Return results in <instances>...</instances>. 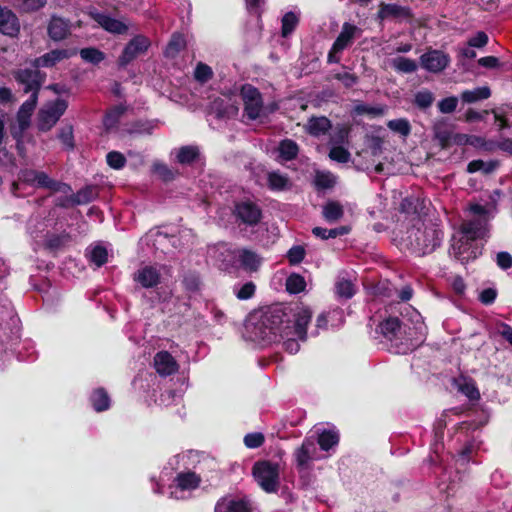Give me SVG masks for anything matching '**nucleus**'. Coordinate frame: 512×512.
Returning a JSON list of instances; mask_svg holds the SVG:
<instances>
[{
  "mask_svg": "<svg viewBox=\"0 0 512 512\" xmlns=\"http://www.w3.org/2000/svg\"><path fill=\"white\" fill-rule=\"evenodd\" d=\"M198 156V149L195 146L181 147L177 152V160L181 164H189Z\"/></svg>",
  "mask_w": 512,
  "mask_h": 512,
  "instance_id": "obj_44",
  "label": "nucleus"
},
{
  "mask_svg": "<svg viewBox=\"0 0 512 512\" xmlns=\"http://www.w3.org/2000/svg\"><path fill=\"white\" fill-rule=\"evenodd\" d=\"M491 95L488 86L477 87L472 90H465L461 93V100L464 103L472 104L481 100L488 99Z\"/></svg>",
  "mask_w": 512,
  "mask_h": 512,
  "instance_id": "obj_26",
  "label": "nucleus"
},
{
  "mask_svg": "<svg viewBox=\"0 0 512 512\" xmlns=\"http://www.w3.org/2000/svg\"><path fill=\"white\" fill-rule=\"evenodd\" d=\"M391 64L395 70L403 73H412L417 70L415 60L402 56L392 59Z\"/></svg>",
  "mask_w": 512,
  "mask_h": 512,
  "instance_id": "obj_37",
  "label": "nucleus"
},
{
  "mask_svg": "<svg viewBox=\"0 0 512 512\" xmlns=\"http://www.w3.org/2000/svg\"><path fill=\"white\" fill-rule=\"evenodd\" d=\"M488 43V36L485 32L479 31L468 40V46L472 48H482Z\"/></svg>",
  "mask_w": 512,
  "mask_h": 512,
  "instance_id": "obj_61",
  "label": "nucleus"
},
{
  "mask_svg": "<svg viewBox=\"0 0 512 512\" xmlns=\"http://www.w3.org/2000/svg\"><path fill=\"white\" fill-rule=\"evenodd\" d=\"M256 290V286L253 282H246L239 288H234V293L239 300L250 299Z\"/></svg>",
  "mask_w": 512,
  "mask_h": 512,
  "instance_id": "obj_53",
  "label": "nucleus"
},
{
  "mask_svg": "<svg viewBox=\"0 0 512 512\" xmlns=\"http://www.w3.org/2000/svg\"><path fill=\"white\" fill-rule=\"evenodd\" d=\"M497 264L502 269H509L512 267V256L508 252H500L496 257Z\"/></svg>",
  "mask_w": 512,
  "mask_h": 512,
  "instance_id": "obj_63",
  "label": "nucleus"
},
{
  "mask_svg": "<svg viewBox=\"0 0 512 512\" xmlns=\"http://www.w3.org/2000/svg\"><path fill=\"white\" fill-rule=\"evenodd\" d=\"M67 107V101L62 98H57L44 103L37 113V129L40 132L50 131L65 113Z\"/></svg>",
  "mask_w": 512,
  "mask_h": 512,
  "instance_id": "obj_5",
  "label": "nucleus"
},
{
  "mask_svg": "<svg viewBox=\"0 0 512 512\" xmlns=\"http://www.w3.org/2000/svg\"><path fill=\"white\" fill-rule=\"evenodd\" d=\"M234 215L246 225H256L261 219L260 208L250 200L237 202L234 207Z\"/></svg>",
  "mask_w": 512,
  "mask_h": 512,
  "instance_id": "obj_12",
  "label": "nucleus"
},
{
  "mask_svg": "<svg viewBox=\"0 0 512 512\" xmlns=\"http://www.w3.org/2000/svg\"><path fill=\"white\" fill-rule=\"evenodd\" d=\"M343 215V209L337 202H329L323 208V216L329 222L340 219Z\"/></svg>",
  "mask_w": 512,
  "mask_h": 512,
  "instance_id": "obj_42",
  "label": "nucleus"
},
{
  "mask_svg": "<svg viewBox=\"0 0 512 512\" xmlns=\"http://www.w3.org/2000/svg\"><path fill=\"white\" fill-rule=\"evenodd\" d=\"M220 102H221L220 100L214 101V108L216 109L218 116L231 117V116H235L238 113L237 106L231 104V105H227L224 108H221Z\"/></svg>",
  "mask_w": 512,
  "mask_h": 512,
  "instance_id": "obj_60",
  "label": "nucleus"
},
{
  "mask_svg": "<svg viewBox=\"0 0 512 512\" xmlns=\"http://www.w3.org/2000/svg\"><path fill=\"white\" fill-rule=\"evenodd\" d=\"M360 34V29L350 23H344L342 30L333 43L334 51H342L348 47L352 40Z\"/></svg>",
  "mask_w": 512,
  "mask_h": 512,
  "instance_id": "obj_22",
  "label": "nucleus"
},
{
  "mask_svg": "<svg viewBox=\"0 0 512 512\" xmlns=\"http://www.w3.org/2000/svg\"><path fill=\"white\" fill-rule=\"evenodd\" d=\"M233 258L246 272H256L260 268L263 258L255 251L249 249H237L232 252Z\"/></svg>",
  "mask_w": 512,
  "mask_h": 512,
  "instance_id": "obj_14",
  "label": "nucleus"
},
{
  "mask_svg": "<svg viewBox=\"0 0 512 512\" xmlns=\"http://www.w3.org/2000/svg\"><path fill=\"white\" fill-rule=\"evenodd\" d=\"M305 256V250L302 246H293L287 253V258L292 265L300 263Z\"/></svg>",
  "mask_w": 512,
  "mask_h": 512,
  "instance_id": "obj_59",
  "label": "nucleus"
},
{
  "mask_svg": "<svg viewBox=\"0 0 512 512\" xmlns=\"http://www.w3.org/2000/svg\"><path fill=\"white\" fill-rule=\"evenodd\" d=\"M244 107V116L256 120L264 115L263 98L260 91L251 84H244L240 89Z\"/></svg>",
  "mask_w": 512,
  "mask_h": 512,
  "instance_id": "obj_8",
  "label": "nucleus"
},
{
  "mask_svg": "<svg viewBox=\"0 0 512 512\" xmlns=\"http://www.w3.org/2000/svg\"><path fill=\"white\" fill-rule=\"evenodd\" d=\"M410 13L406 7L397 5V4H385L381 3L379 7V11L377 13V18L380 21L384 20H393V19H402L409 17Z\"/></svg>",
  "mask_w": 512,
  "mask_h": 512,
  "instance_id": "obj_23",
  "label": "nucleus"
},
{
  "mask_svg": "<svg viewBox=\"0 0 512 512\" xmlns=\"http://www.w3.org/2000/svg\"><path fill=\"white\" fill-rule=\"evenodd\" d=\"M339 435L337 431L333 429H324L321 432H318V437L316 443L319 444L320 449L322 451H328L334 446L338 444Z\"/></svg>",
  "mask_w": 512,
  "mask_h": 512,
  "instance_id": "obj_27",
  "label": "nucleus"
},
{
  "mask_svg": "<svg viewBox=\"0 0 512 512\" xmlns=\"http://www.w3.org/2000/svg\"><path fill=\"white\" fill-rule=\"evenodd\" d=\"M252 474L256 483L266 493H276L280 486V466L271 461L254 463Z\"/></svg>",
  "mask_w": 512,
  "mask_h": 512,
  "instance_id": "obj_4",
  "label": "nucleus"
},
{
  "mask_svg": "<svg viewBox=\"0 0 512 512\" xmlns=\"http://www.w3.org/2000/svg\"><path fill=\"white\" fill-rule=\"evenodd\" d=\"M293 456L296 467L300 473L310 471L314 461L321 460L326 457L320 453L317 448L316 440L312 437L305 438L302 444L295 449Z\"/></svg>",
  "mask_w": 512,
  "mask_h": 512,
  "instance_id": "obj_6",
  "label": "nucleus"
},
{
  "mask_svg": "<svg viewBox=\"0 0 512 512\" xmlns=\"http://www.w3.org/2000/svg\"><path fill=\"white\" fill-rule=\"evenodd\" d=\"M434 101V95L428 90H421L415 95V104L419 108H428Z\"/></svg>",
  "mask_w": 512,
  "mask_h": 512,
  "instance_id": "obj_54",
  "label": "nucleus"
},
{
  "mask_svg": "<svg viewBox=\"0 0 512 512\" xmlns=\"http://www.w3.org/2000/svg\"><path fill=\"white\" fill-rule=\"evenodd\" d=\"M349 132L350 127L347 125L336 126L332 134L330 135L329 144L331 146L344 145L348 141Z\"/></svg>",
  "mask_w": 512,
  "mask_h": 512,
  "instance_id": "obj_35",
  "label": "nucleus"
},
{
  "mask_svg": "<svg viewBox=\"0 0 512 512\" xmlns=\"http://www.w3.org/2000/svg\"><path fill=\"white\" fill-rule=\"evenodd\" d=\"M356 277L349 272H341L335 281V293L338 298L350 299L356 292Z\"/></svg>",
  "mask_w": 512,
  "mask_h": 512,
  "instance_id": "obj_17",
  "label": "nucleus"
},
{
  "mask_svg": "<svg viewBox=\"0 0 512 512\" xmlns=\"http://www.w3.org/2000/svg\"><path fill=\"white\" fill-rule=\"evenodd\" d=\"M458 104V98L455 96L447 97L439 101L438 108L441 113L448 114L455 111Z\"/></svg>",
  "mask_w": 512,
  "mask_h": 512,
  "instance_id": "obj_58",
  "label": "nucleus"
},
{
  "mask_svg": "<svg viewBox=\"0 0 512 512\" xmlns=\"http://www.w3.org/2000/svg\"><path fill=\"white\" fill-rule=\"evenodd\" d=\"M71 30V24L68 20L61 17L52 16L48 24V35L54 41L65 39Z\"/></svg>",
  "mask_w": 512,
  "mask_h": 512,
  "instance_id": "obj_21",
  "label": "nucleus"
},
{
  "mask_svg": "<svg viewBox=\"0 0 512 512\" xmlns=\"http://www.w3.org/2000/svg\"><path fill=\"white\" fill-rule=\"evenodd\" d=\"M35 185L39 186V187L49 188L51 190H60L61 187H65V188L67 187L65 184H61L56 181H53L44 172H38V174L36 176Z\"/></svg>",
  "mask_w": 512,
  "mask_h": 512,
  "instance_id": "obj_47",
  "label": "nucleus"
},
{
  "mask_svg": "<svg viewBox=\"0 0 512 512\" xmlns=\"http://www.w3.org/2000/svg\"><path fill=\"white\" fill-rule=\"evenodd\" d=\"M108 165L113 169H121L125 165V157L117 152V151H111L106 156Z\"/></svg>",
  "mask_w": 512,
  "mask_h": 512,
  "instance_id": "obj_57",
  "label": "nucleus"
},
{
  "mask_svg": "<svg viewBox=\"0 0 512 512\" xmlns=\"http://www.w3.org/2000/svg\"><path fill=\"white\" fill-rule=\"evenodd\" d=\"M215 512H253V506L246 498L230 496L217 502Z\"/></svg>",
  "mask_w": 512,
  "mask_h": 512,
  "instance_id": "obj_16",
  "label": "nucleus"
},
{
  "mask_svg": "<svg viewBox=\"0 0 512 512\" xmlns=\"http://www.w3.org/2000/svg\"><path fill=\"white\" fill-rule=\"evenodd\" d=\"M91 403L95 411L102 412L110 407V399L103 389L95 390L91 395Z\"/></svg>",
  "mask_w": 512,
  "mask_h": 512,
  "instance_id": "obj_30",
  "label": "nucleus"
},
{
  "mask_svg": "<svg viewBox=\"0 0 512 512\" xmlns=\"http://www.w3.org/2000/svg\"><path fill=\"white\" fill-rule=\"evenodd\" d=\"M213 76L211 67L204 63H198L194 70V77L197 81L205 83L210 80Z\"/></svg>",
  "mask_w": 512,
  "mask_h": 512,
  "instance_id": "obj_52",
  "label": "nucleus"
},
{
  "mask_svg": "<svg viewBox=\"0 0 512 512\" xmlns=\"http://www.w3.org/2000/svg\"><path fill=\"white\" fill-rule=\"evenodd\" d=\"M335 78L341 81L345 87H351L357 83V77L348 72L338 73Z\"/></svg>",
  "mask_w": 512,
  "mask_h": 512,
  "instance_id": "obj_64",
  "label": "nucleus"
},
{
  "mask_svg": "<svg viewBox=\"0 0 512 512\" xmlns=\"http://www.w3.org/2000/svg\"><path fill=\"white\" fill-rule=\"evenodd\" d=\"M325 314L330 323L329 328H338L344 322V311L342 309L336 308L328 312H325Z\"/></svg>",
  "mask_w": 512,
  "mask_h": 512,
  "instance_id": "obj_55",
  "label": "nucleus"
},
{
  "mask_svg": "<svg viewBox=\"0 0 512 512\" xmlns=\"http://www.w3.org/2000/svg\"><path fill=\"white\" fill-rule=\"evenodd\" d=\"M16 80L24 86L26 93L36 94L38 97V91L42 84V78L40 73L36 69H23L19 70L15 74Z\"/></svg>",
  "mask_w": 512,
  "mask_h": 512,
  "instance_id": "obj_15",
  "label": "nucleus"
},
{
  "mask_svg": "<svg viewBox=\"0 0 512 512\" xmlns=\"http://www.w3.org/2000/svg\"><path fill=\"white\" fill-rule=\"evenodd\" d=\"M314 184L319 190L330 189L336 184V177L328 171H317Z\"/></svg>",
  "mask_w": 512,
  "mask_h": 512,
  "instance_id": "obj_31",
  "label": "nucleus"
},
{
  "mask_svg": "<svg viewBox=\"0 0 512 512\" xmlns=\"http://www.w3.org/2000/svg\"><path fill=\"white\" fill-rule=\"evenodd\" d=\"M176 489L180 491L191 490L198 487L200 478L193 472L180 473L176 479Z\"/></svg>",
  "mask_w": 512,
  "mask_h": 512,
  "instance_id": "obj_28",
  "label": "nucleus"
},
{
  "mask_svg": "<svg viewBox=\"0 0 512 512\" xmlns=\"http://www.w3.org/2000/svg\"><path fill=\"white\" fill-rule=\"evenodd\" d=\"M20 25L16 15L7 8L0 7V32L8 36H16Z\"/></svg>",
  "mask_w": 512,
  "mask_h": 512,
  "instance_id": "obj_20",
  "label": "nucleus"
},
{
  "mask_svg": "<svg viewBox=\"0 0 512 512\" xmlns=\"http://www.w3.org/2000/svg\"><path fill=\"white\" fill-rule=\"evenodd\" d=\"M90 16L109 33L125 34L129 29V25L125 22L112 18L106 14L91 11Z\"/></svg>",
  "mask_w": 512,
  "mask_h": 512,
  "instance_id": "obj_18",
  "label": "nucleus"
},
{
  "mask_svg": "<svg viewBox=\"0 0 512 512\" xmlns=\"http://www.w3.org/2000/svg\"><path fill=\"white\" fill-rule=\"evenodd\" d=\"M410 321L413 327L401 323L397 317H387L378 326L380 333L395 344L399 354L412 351L424 340L426 327L416 310H411Z\"/></svg>",
  "mask_w": 512,
  "mask_h": 512,
  "instance_id": "obj_3",
  "label": "nucleus"
},
{
  "mask_svg": "<svg viewBox=\"0 0 512 512\" xmlns=\"http://www.w3.org/2000/svg\"><path fill=\"white\" fill-rule=\"evenodd\" d=\"M449 63V55L441 50H429L420 57L422 68L431 73L442 72Z\"/></svg>",
  "mask_w": 512,
  "mask_h": 512,
  "instance_id": "obj_11",
  "label": "nucleus"
},
{
  "mask_svg": "<svg viewBox=\"0 0 512 512\" xmlns=\"http://www.w3.org/2000/svg\"><path fill=\"white\" fill-rule=\"evenodd\" d=\"M77 49H54L34 60V66L36 68L44 67L49 68L55 66L57 63L69 59L70 57L77 54Z\"/></svg>",
  "mask_w": 512,
  "mask_h": 512,
  "instance_id": "obj_13",
  "label": "nucleus"
},
{
  "mask_svg": "<svg viewBox=\"0 0 512 512\" xmlns=\"http://www.w3.org/2000/svg\"><path fill=\"white\" fill-rule=\"evenodd\" d=\"M312 310L305 305H273L251 314L245 329L252 341L282 342L290 354L299 351L305 341Z\"/></svg>",
  "mask_w": 512,
  "mask_h": 512,
  "instance_id": "obj_1",
  "label": "nucleus"
},
{
  "mask_svg": "<svg viewBox=\"0 0 512 512\" xmlns=\"http://www.w3.org/2000/svg\"><path fill=\"white\" fill-rule=\"evenodd\" d=\"M329 157L333 161L347 163L350 160L351 154L343 145H334L331 146Z\"/></svg>",
  "mask_w": 512,
  "mask_h": 512,
  "instance_id": "obj_46",
  "label": "nucleus"
},
{
  "mask_svg": "<svg viewBox=\"0 0 512 512\" xmlns=\"http://www.w3.org/2000/svg\"><path fill=\"white\" fill-rule=\"evenodd\" d=\"M264 443V435L260 432L249 433L244 437V444L247 448L255 449Z\"/></svg>",
  "mask_w": 512,
  "mask_h": 512,
  "instance_id": "obj_56",
  "label": "nucleus"
},
{
  "mask_svg": "<svg viewBox=\"0 0 512 512\" xmlns=\"http://www.w3.org/2000/svg\"><path fill=\"white\" fill-rule=\"evenodd\" d=\"M47 0H15V5L25 12L36 11L46 4Z\"/></svg>",
  "mask_w": 512,
  "mask_h": 512,
  "instance_id": "obj_50",
  "label": "nucleus"
},
{
  "mask_svg": "<svg viewBox=\"0 0 512 512\" xmlns=\"http://www.w3.org/2000/svg\"><path fill=\"white\" fill-rule=\"evenodd\" d=\"M98 195L97 188L95 186H87L79 190L73 197L72 203L81 205L87 204L94 200Z\"/></svg>",
  "mask_w": 512,
  "mask_h": 512,
  "instance_id": "obj_32",
  "label": "nucleus"
},
{
  "mask_svg": "<svg viewBox=\"0 0 512 512\" xmlns=\"http://www.w3.org/2000/svg\"><path fill=\"white\" fill-rule=\"evenodd\" d=\"M124 112V107L119 105L112 108L104 118V126L107 130L112 129L119 121L120 116Z\"/></svg>",
  "mask_w": 512,
  "mask_h": 512,
  "instance_id": "obj_48",
  "label": "nucleus"
},
{
  "mask_svg": "<svg viewBox=\"0 0 512 512\" xmlns=\"http://www.w3.org/2000/svg\"><path fill=\"white\" fill-rule=\"evenodd\" d=\"M37 101V96L34 93L20 106L16 115V124L10 127L11 135L17 141L22 139L24 132L30 126L31 116L37 105Z\"/></svg>",
  "mask_w": 512,
  "mask_h": 512,
  "instance_id": "obj_9",
  "label": "nucleus"
},
{
  "mask_svg": "<svg viewBox=\"0 0 512 512\" xmlns=\"http://www.w3.org/2000/svg\"><path fill=\"white\" fill-rule=\"evenodd\" d=\"M299 15L293 11L287 12L282 18V36L287 37L296 28Z\"/></svg>",
  "mask_w": 512,
  "mask_h": 512,
  "instance_id": "obj_41",
  "label": "nucleus"
},
{
  "mask_svg": "<svg viewBox=\"0 0 512 512\" xmlns=\"http://www.w3.org/2000/svg\"><path fill=\"white\" fill-rule=\"evenodd\" d=\"M134 280L144 288H152L160 282V274L155 267L145 266L135 273Z\"/></svg>",
  "mask_w": 512,
  "mask_h": 512,
  "instance_id": "obj_24",
  "label": "nucleus"
},
{
  "mask_svg": "<svg viewBox=\"0 0 512 512\" xmlns=\"http://www.w3.org/2000/svg\"><path fill=\"white\" fill-rule=\"evenodd\" d=\"M151 42L149 38L144 35H136L124 47L121 55L118 58L120 67L127 66L130 62L138 56L144 54L150 47Z\"/></svg>",
  "mask_w": 512,
  "mask_h": 512,
  "instance_id": "obj_10",
  "label": "nucleus"
},
{
  "mask_svg": "<svg viewBox=\"0 0 512 512\" xmlns=\"http://www.w3.org/2000/svg\"><path fill=\"white\" fill-rule=\"evenodd\" d=\"M313 234L321 239H330L336 238L339 235H344L348 233V230L345 227L334 228V229H326L321 227H315L312 230Z\"/></svg>",
  "mask_w": 512,
  "mask_h": 512,
  "instance_id": "obj_45",
  "label": "nucleus"
},
{
  "mask_svg": "<svg viewBox=\"0 0 512 512\" xmlns=\"http://www.w3.org/2000/svg\"><path fill=\"white\" fill-rule=\"evenodd\" d=\"M184 46V37L180 34H174L166 47L165 54L168 57H175Z\"/></svg>",
  "mask_w": 512,
  "mask_h": 512,
  "instance_id": "obj_43",
  "label": "nucleus"
},
{
  "mask_svg": "<svg viewBox=\"0 0 512 512\" xmlns=\"http://www.w3.org/2000/svg\"><path fill=\"white\" fill-rule=\"evenodd\" d=\"M58 138L66 148H73V131L72 127H64L59 131Z\"/></svg>",
  "mask_w": 512,
  "mask_h": 512,
  "instance_id": "obj_62",
  "label": "nucleus"
},
{
  "mask_svg": "<svg viewBox=\"0 0 512 512\" xmlns=\"http://www.w3.org/2000/svg\"><path fill=\"white\" fill-rule=\"evenodd\" d=\"M79 54L83 61L94 65L99 64L105 59V54L93 47L83 48L79 51Z\"/></svg>",
  "mask_w": 512,
  "mask_h": 512,
  "instance_id": "obj_36",
  "label": "nucleus"
},
{
  "mask_svg": "<svg viewBox=\"0 0 512 512\" xmlns=\"http://www.w3.org/2000/svg\"><path fill=\"white\" fill-rule=\"evenodd\" d=\"M387 127L403 137H407L411 133V125L405 118L390 120L387 123Z\"/></svg>",
  "mask_w": 512,
  "mask_h": 512,
  "instance_id": "obj_39",
  "label": "nucleus"
},
{
  "mask_svg": "<svg viewBox=\"0 0 512 512\" xmlns=\"http://www.w3.org/2000/svg\"><path fill=\"white\" fill-rule=\"evenodd\" d=\"M470 217L465 220L460 232L462 234L460 239L453 238L451 245V254L459 259L462 263L476 258L478 248L475 247L471 253H467L471 247L470 241L482 239L488 234V222L492 215L488 209L479 204H471L468 209Z\"/></svg>",
  "mask_w": 512,
  "mask_h": 512,
  "instance_id": "obj_2",
  "label": "nucleus"
},
{
  "mask_svg": "<svg viewBox=\"0 0 512 512\" xmlns=\"http://www.w3.org/2000/svg\"><path fill=\"white\" fill-rule=\"evenodd\" d=\"M496 165L497 164L495 162L486 163L482 160H474L468 164L467 170L470 173L483 171L485 174H488V173H491L492 171H494V169L496 168Z\"/></svg>",
  "mask_w": 512,
  "mask_h": 512,
  "instance_id": "obj_49",
  "label": "nucleus"
},
{
  "mask_svg": "<svg viewBox=\"0 0 512 512\" xmlns=\"http://www.w3.org/2000/svg\"><path fill=\"white\" fill-rule=\"evenodd\" d=\"M306 131L315 137L322 136L326 134V132L331 129V122L328 118L321 117H311L306 124Z\"/></svg>",
  "mask_w": 512,
  "mask_h": 512,
  "instance_id": "obj_25",
  "label": "nucleus"
},
{
  "mask_svg": "<svg viewBox=\"0 0 512 512\" xmlns=\"http://www.w3.org/2000/svg\"><path fill=\"white\" fill-rule=\"evenodd\" d=\"M279 156L286 161L292 160L298 153L297 144L289 139L281 141L278 147Z\"/></svg>",
  "mask_w": 512,
  "mask_h": 512,
  "instance_id": "obj_34",
  "label": "nucleus"
},
{
  "mask_svg": "<svg viewBox=\"0 0 512 512\" xmlns=\"http://www.w3.org/2000/svg\"><path fill=\"white\" fill-rule=\"evenodd\" d=\"M268 184L272 190H286L289 188V179L280 173L271 172L268 174Z\"/></svg>",
  "mask_w": 512,
  "mask_h": 512,
  "instance_id": "obj_40",
  "label": "nucleus"
},
{
  "mask_svg": "<svg viewBox=\"0 0 512 512\" xmlns=\"http://www.w3.org/2000/svg\"><path fill=\"white\" fill-rule=\"evenodd\" d=\"M354 111L357 115H371V116H381L385 113L384 106H368L364 104H359L355 106Z\"/></svg>",
  "mask_w": 512,
  "mask_h": 512,
  "instance_id": "obj_51",
  "label": "nucleus"
},
{
  "mask_svg": "<svg viewBox=\"0 0 512 512\" xmlns=\"http://www.w3.org/2000/svg\"><path fill=\"white\" fill-rule=\"evenodd\" d=\"M154 367L162 376L175 373L178 369L177 362L172 355L166 351L158 352L154 357Z\"/></svg>",
  "mask_w": 512,
  "mask_h": 512,
  "instance_id": "obj_19",
  "label": "nucleus"
},
{
  "mask_svg": "<svg viewBox=\"0 0 512 512\" xmlns=\"http://www.w3.org/2000/svg\"><path fill=\"white\" fill-rule=\"evenodd\" d=\"M306 281L300 274H291L286 280V289L291 294H297L304 291Z\"/></svg>",
  "mask_w": 512,
  "mask_h": 512,
  "instance_id": "obj_38",
  "label": "nucleus"
},
{
  "mask_svg": "<svg viewBox=\"0 0 512 512\" xmlns=\"http://www.w3.org/2000/svg\"><path fill=\"white\" fill-rule=\"evenodd\" d=\"M410 243L419 254H428L435 250L441 242V233L430 226L423 230L417 228L410 232Z\"/></svg>",
  "mask_w": 512,
  "mask_h": 512,
  "instance_id": "obj_7",
  "label": "nucleus"
},
{
  "mask_svg": "<svg viewBox=\"0 0 512 512\" xmlns=\"http://www.w3.org/2000/svg\"><path fill=\"white\" fill-rule=\"evenodd\" d=\"M87 254L89 256L90 261L94 263L97 267H100L107 262V249L100 244L91 246L88 249Z\"/></svg>",
  "mask_w": 512,
  "mask_h": 512,
  "instance_id": "obj_33",
  "label": "nucleus"
},
{
  "mask_svg": "<svg viewBox=\"0 0 512 512\" xmlns=\"http://www.w3.org/2000/svg\"><path fill=\"white\" fill-rule=\"evenodd\" d=\"M456 383L458 390L470 400H478L480 398L479 390L473 380L461 377Z\"/></svg>",
  "mask_w": 512,
  "mask_h": 512,
  "instance_id": "obj_29",
  "label": "nucleus"
}]
</instances>
